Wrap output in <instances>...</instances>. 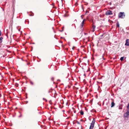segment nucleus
<instances>
[{
    "instance_id": "nucleus-4",
    "label": "nucleus",
    "mask_w": 129,
    "mask_h": 129,
    "mask_svg": "<svg viewBox=\"0 0 129 129\" xmlns=\"http://www.w3.org/2000/svg\"><path fill=\"white\" fill-rule=\"evenodd\" d=\"M128 115H129V112L126 111V112L124 114V117L125 118H128Z\"/></svg>"
},
{
    "instance_id": "nucleus-10",
    "label": "nucleus",
    "mask_w": 129,
    "mask_h": 129,
    "mask_svg": "<svg viewBox=\"0 0 129 129\" xmlns=\"http://www.w3.org/2000/svg\"><path fill=\"white\" fill-rule=\"evenodd\" d=\"M127 108L126 111L129 112V107H127Z\"/></svg>"
},
{
    "instance_id": "nucleus-2",
    "label": "nucleus",
    "mask_w": 129,
    "mask_h": 129,
    "mask_svg": "<svg viewBox=\"0 0 129 129\" xmlns=\"http://www.w3.org/2000/svg\"><path fill=\"white\" fill-rule=\"evenodd\" d=\"M124 12H120L118 14V17L119 18H123L125 16V15L124 14Z\"/></svg>"
},
{
    "instance_id": "nucleus-14",
    "label": "nucleus",
    "mask_w": 129,
    "mask_h": 129,
    "mask_svg": "<svg viewBox=\"0 0 129 129\" xmlns=\"http://www.w3.org/2000/svg\"><path fill=\"white\" fill-rule=\"evenodd\" d=\"M3 38L2 37H1L0 38V41H1L3 39Z\"/></svg>"
},
{
    "instance_id": "nucleus-23",
    "label": "nucleus",
    "mask_w": 129,
    "mask_h": 129,
    "mask_svg": "<svg viewBox=\"0 0 129 129\" xmlns=\"http://www.w3.org/2000/svg\"><path fill=\"white\" fill-rule=\"evenodd\" d=\"M84 22H83V21H82V23H81V24H84Z\"/></svg>"
},
{
    "instance_id": "nucleus-1",
    "label": "nucleus",
    "mask_w": 129,
    "mask_h": 129,
    "mask_svg": "<svg viewBox=\"0 0 129 129\" xmlns=\"http://www.w3.org/2000/svg\"><path fill=\"white\" fill-rule=\"evenodd\" d=\"M95 122V119L94 118L91 123L89 129H93L94 126Z\"/></svg>"
},
{
    "instance_id": "nucleus-21",
    "label": "nucleus",
    "mask_w": 129,
    "mask_h": 129,
    "mask_svg": "<svg viewBox=\"0 0 129 129\" xmlns=\"http://www.w3.org/2000/svg\"><path fill=\"white\" fill-rule=\"evenodd\" d=\"M84 15H82L81 16V18L82 19L83 18V17H82V16H84Z\"/></svg>"
},
{
    "instance_id": "nucleus-24",
    "label": "nucleus",
    "mask_w": 129,
    "mask_h": 129,
    "mask_svg": "<svg viewBox=\"0 0 129 129\" xmlns=\"http://www.w3.org/2000/svg\"><path fill=\"white\" fill-rule=\"evenodd\" d=\"M64 17H67V15H66V14H65L64 15Z\"/></svg>"
},
{
    "instance_id": "nucleus-34",
    "label": "nucleus",
    "mask_w": 129,
    "mask_h": 129,
    "mask_svg": "<svg viewBox=\"0 0 129 129\" xmlns=\"http://www.w3.org/2000/svg\"><path fill=\"white\" fill-rule=\"evenodd\" d=\"M128 29L129 30V28Z\"/></svg>"
},
{
    "instance_id": "nucleus-5",
    "label": "nucleus",
    "mask_w": 129,
    "mask_h": 129,
    "mask_svg": "<svg viewBox=\"0 0 129 129\" xmlns=\"http://www.w3.org/2000/svg\"><path fill=\"white\" fill-rule=\"evenodd\" d=\"M125 45L127 46H129V39H127L126 40Z\"/></svg>"
},
{
    "instance_id": "nucleus-12",
    "label": "nucleus",
    "mask_w": 129,
    "mask_h": 129,
    "mask_svg": "<svg viewBox=\"0 0 129 129\" xmlns=\"http://www.w3.org/2000/svg\"><path fill=\"white\" fill-rule=\"evenodd\" d=\"M83 24L81 23L80 25V27L81 28H82L83 26Z\"/></svg>"
},
{
    "instance_id": "nucleus-17",
    "label": "nucleus",
    "mask_w": 129,
    "mask_h": 129,
    "mask_svg": "<svg viewBox=\"0 0 129 129\" xmlns=\"http://www.w3.org/2000/svg\"><path fill=\"white\" fill-rule=\"evenodd\" d=\"M43 99L44 100H45L46 101H47V100L44 98H43Z\"/></svg>"
},
{
    "instance_id": "nucleus-27",
    "label": "nucleus",
    "mask_w": 129,
    "mask_h": 129,
    "mask_svg": "<svg viewBox=\"0 0 129 129\" xmlns=\"http://www.w3.org/2000/svg\"><path fill=\"white\" fill-rule=\"evenodd\" d=\"M63 29L62 30H60V31L61 32H62L63 31Z\"/></svg>"
},
{
    "instance_id": "nucleus-32",
    "label": "nucleus",
    "mask_w": 129,
    "mask_h": 129,
    "mask_svg": "<svg viewBox=\"0 0 129 129\" xmlns=\"http://www.w3.org/2000/svg\"><path fill=\"white\" fill-rule=\"evenodd\" d=\"M120 109H122V108H120Z\"/></svg>"
},
{
    "instance_id": "nucleus-28",
    "label": "nucleus",
    "mask_w": 129,
    "mask_h": 129,
    "mask_svg": "<svg viewBox=\"0 0 129 129\" xmlns=\"http://www.w3.org/2000/svg\"><path fill=\"white\" fill-rule=\"evenodd\" d=\"M74 113H75L76 112V111L75 110V111L74 110Z\"/></svg>"
},
{
    "instance_id": "nucleus-25",
    "label": "nucleus",
    "mask_w": 129,
    "mask_h": 129,
    "mask_svg": "<svg viewBox=\"0 0 129 129\" xmlns=\"http://www.w3.org/2000/svg\"><path fill=\"white\" fill-rule=\"evenodd\" d=\"M85 19H84L83 20V21H82L83 22H85Z\"/></svg>"
},
{
    "instance_id": "nucleus-33",
    "label": "nucleus",
    "mask_w": 129,
    "mask_h": 129,
    "mask_svg": "<svg viewBox=\"0 0 129 129\" xmlns=\"http://www.w3.org/2000/svg\"><path fill=\"white\" fill-rule=\"evenodd\" d=\"M78 124H79V122H78Z\"/></svg>"
},
{
    "instance_id": "nucleus-13",
    "label": "nucleus",
    "mask_w": 129,
    "mask_h": 129,
    "mask_svg": "<svg viewBox=\"0 0 129 129\" xmlns=\"http://www.w3.org/2000/svg\"><path fill=\"white\" fill-rule=\"evenodd\" d=\"M30 84H31L32 85H33L34 84V83L33 82H32V81H30Z\"/></svg>"
},
{
    "instance_id": "nucleus-11",
    "label": "nucleus",
    "mask_w": 129,
    "mask_h": 129,
    "mask_svg": "<svg viewBox=\"0 0 129 129\" xmlns=\"http://www.w3.org/2000/svg\"><path fill=\"white\" fill-rule=\"evenodd\" d=\"M95 25H93L92 26V28L93 29H95Z\"/></svg>"
},
{
    "instance_id": "nucleus-30",
    "label": "nucleus",
    "mask_w": 129,
    "mask_h": 129,
    "mask_svg": "<svg viewBox=\"0 0 129 129\" xmlns=\"http://www.w3.org/2000/svg\"><path fill=\"white\" fill-rule=\"evenodd\" d=\"M51 92L50 91H49V92Z\"/></svg>"
},
{
    "instance_id": "nucleus-8",
    "label": "nucleus",
    "mask_w": 129,
    "mask_h": 129,
    "mask_svg": "<svg viewBox=\"0 0 129 129\" xmlns=\"http://www.w3.org/2000/svg\"><path fill=\"white\" fill-rule=\"evenodd\" d=\"M124 57H121L120 58V60L121 61H123L124 59Z\"/></svg>"
},
{
    "instance_id": "nucleus-6",
    "label": "nucleus",
    "mask_w": 129,
    "mask_h": 129,
    "mask_svg": "<svg viewBox=\"0 0 129 129\" xmlns=\"http://www.w3.org/2000/svg\"><path fill=\"white\" fill-rule=\"evenodd\" d=\"M111 107H113L115 105L114 103L113 102H112L111 103Z\"/></svg>"
},
{
    "instance_id": "nucleus-7",
    "label": "nucleus",
    "mask_w": 129,
    "mask_h": 129,
    "mask_svg": "<svg viewBox=\"0 0 129 129\" xmlns=\"http://www.w3.org/2000/svg\"><path fill=\"white\" fill-rule=\"evenodd\" d=\"M116 27H119V24L118 22L116 23Z\"/></svg>"
},
{
    "instance_id": "nucleus-18",
    "label": "nucleus",
    "mask_w": 129,
    "mask_h": 129,
    "mask_svg": "<svg viewBox=\"0 0 129 129\" xmlns=\"http://www.w3.org/2000/svg\"><path fill=\"white\" fill-rule=\"evenodd\" d=\"M2 34V32L1 30L0 31V36H1Z\"/></svg>"
},
{
    "instance_id": "nucleus-15",
    "label": "nucleus",
    "mask_w": 129,
    "mask_h": 129,
    "mask_svg": "<svg viewBox=\"0 0 129 129\" xmlns=\"http://www.w3.org/2000/svg\"><path fill=\"white\" fill-rule=\"evenodd\" d=\"M72 25H74L75 27V29L76 28V26H75V24H73Z\"/></svg>"
},
{
    "instance_id": "nucleus-9",
    "label": "nucleus",
    "mask_w": 129,
    "mask_h": 129,
    "mask_svg": "<svg viewBox=\"0 0 129 129\" xmlns=\"http://www.w3.org/2000/svg\"><path fill=\"white\" fill-rule=\"evenodd\" d=\"M80 113L81 115H83L84 114L83 112V111L81 110L80 112Z\"/></svg>"
},
{
    "instance_id": "nucleus-22",
    "label": "nucleus",
    "mask_w": 129,
    "mask_h": 129,
    "mask_svg": "<svg viewBox=\"0 0 129 129\" xmlns=\"http://www.w3.org/2000/svg\"><path fill=\"white\" fill-rule=\"evenodd\" d=\"M16 87H17L18 86V84H16Z\"/></svg>"
},
{
    "instance_id": "nucleus-31",
    "label": "nucleus",
    "mask_w": 129,
    "mask_h": 129,
    "mask_svg": "<svg viewBox=\"0 0 129 129\" xmlns=\"http://www.w3.org/2000/svg\"><path fill=\"white\" fill-rule=\"evenodd\" d=\"M32 44H35V43H32Z\"/></svg>"
},
{
    "instance_id": "nucleus-19",
    "label": "nucleus",
    "mask_w": 129,
    "mask_h": 129,
    "mask_svg": "<svg viewBox=\"0 0 129 129\" xmlns=\"http://www.w3.org/2000/svg\"><path fill=\"white\" fill-rule=\"evenodd\" d=\"M95 29H92V31L93 32H94L95 31Z\"/></svg>"
},
{
    "instance_id": "nucleus-3",
    "label": "nucleus",
    "mask_w": 129,
    "mask_h": 129,
    "mask_svg": "<svg viewBox=\"0 0 129 129\" xmlns=\"http://www.w3.org/2000/svg\"><path fill=\"white\" fill-rule=\"evenodd\" d=\"M105 14L107 15H109L112 14V11L110 10H109L106 12Z\"/></svg>"
},
{
    "instance_id": "nucleus-35",
    "label": "nucleus",
    "mask_w": 129,
    "mask_h": 129,
    "mask_svg": "<svg viewBox=\"0 0 129 129\" xmlns=\"http://www.w3.org/2000/svg\"><path fill=\"white\" fill-rule=\"evenodd\" d=\"M119 129H120V128H119Z\"/></svg>"
},
{
    "instance_id": "nucleus-26",
    "label": "nucleus",
    "mask_w": 129,
    "mask_h": 129,
    "mask_svg": "<svg viewBox=\"0 0 129 129\" xmlns=\"http://www.w3.org/2000/svg\"><path fill=\"white\" fill-rule=\"evenodd\" d=\"M87 12V11H86V12H85V13H86L87 12Z\"/></svg>"
},
{
    "instance_id": "nucleus-16",
    "label": "nucleus",
    "mask_w": 129,
    "mask_h": 129,
    "mask_svg": "<svg viewBox=\"0 0 129 129\" xmlns=\"http://www.w3.org/2000/svg\"><path fill=\"white\" fill-rule=\"evenodd\" d=\"M54 78L53 77H52L51 78V80L52 81H53L54 80Z\"/></svg>"
},
{
    "instance_id": "nucleus-20",
    "label": "nucleus",
    "mask_w": 129,
    "mask_h": 129,
    "mask_svg": "<svg viewBox=\"0 0 129 129\" xmlns=\"http://www.w3.org/2000/svg\"><path fill=\"white\" fill-rule=\"evenodd\" d=\"M75 48V47H74V46H73V47H72V49H73V50H74V48Z\"/></svg>"
},
{
    "instance_id": "nucleus-29",
    "label": "nucleus",
    "mask_w": 129,
    "mask_h": 129,
    "mask_svg": "<svg viewBox=\"0 0 129 129\" xmlns=\"http://www.w3.org/2000/svg\"><path fill=\"white\" fill-rule=\"evenodd\" d=\"M54 5V4H52V5Z\"/></svg>"
}]
</instances>
